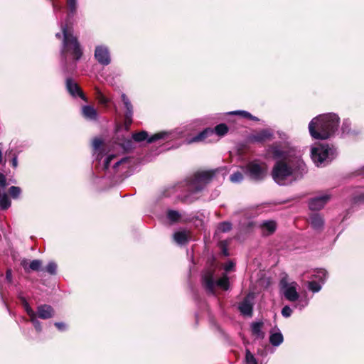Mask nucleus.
Wrapping results in <instances>:
<instances>
[{
  "instance_id": "1",
  "label": "nucleus",
  "mask_w": 364,
  "mask_h": 364,
  "mask_svg": "<svg viewBox=\"0 0 364 364\" xmlns=\"http://www.w3.org/2000/svg\"><path fill=\"white\" fill-rule=\"evenodd\" d=\"M269 151L277 159L272 176L279 186L290 184L306 173V164L301 156L294 150L284 149L279 144L275 143L269 146Z\"/></svg>"
},
{
  "instance_id": "2",
  "label": "nucleus",
  "mask_w": 364,
  "mask_h": 364,
  "mask_svg": "<svg viewBox=\"0 0 364 364\" xmlns=\"http://www.w3.org/2000/svg\"><path fill=\"white\" fill-rule=\"evenodd\" d=\"M222 168L198 171L193 176L187 178L183 182L174 186L172 189L176 191L184 192L177 196L184 203H192L198 198V194L200 193L214 178L221 173L223 178L224 173Z\"/></svg>"
},
{
  "instance_id": "3",
  "label": "nucleus",
  "mask_w": 364,
  "mask_h": 364,
  "mask_svg": "<svg viewBox=\"0 0 364 364\" xmlns=\"http://www.w3.org/2000/svg\"><path fill=\"white\" fill-rule=\"evenodd\" d=\"M63 44L60 49L61 63L65 73L73 72L77 62L82 55V48L73 29L67 25H61Z\"/></svg>"
},
{
  "instance_id": "4",
  "label": "nucleus",
  "mask_w": 364,
  "mask_h": 364,
  "mask_svg": "<svg viewBox=\"0 0 364 364\" xmlns=\"http://www.w3.org/2000/svg\"><path fill=\"white\" fill-rule=\"evenodd\" d=\"M340 117L335 113L319 114L309 124L310 135L316 139H326L338 131Z\"/></svg>"
},
{
  "instance_id": "5",
  "label": "nucleus",
  "mask_w": 364,
  "mask_h": 364,
  "mask_svg": "<svg viewBox=\"0 0 364 364\" xmlns=\"http://www.w3.org/2000/svg\"><path fill=\"white\" fill-rule=\"evenodd\" d=\"M337 155L333 146L324 144H316L311 148V158L317 166H326Z\"/></svg>"
},
{
  "instance_id": "6",
  "label": "nucleus",
  "mask_w": 364,
  "mask_h": 364,
  "mask_svg": "<svg viewBox=\"0 0 364 364\" xmlns=\"http://www.w3.org/2000/svg\"><path fill=\"white\" fill-rule=\"evenodd\" d=\"M281 289L284 296L288 301L295 302L294 308L301 311L308 306L309 300L306 296L299 297L296 289L298 284L295 282H288L285 279H282L280 282Z\"/></svg>"
},
{
  "instance_id": "7",
  "label": "nucleus",
  "mask_w": 364,
  "mask_h": 364,
  "mask_svg": "<svg viewBox=\"0 0 364 364\" xmlns=\"http://www.w3.org/2000/svg\"><path fill=\"white\" fill-rule=\"evenodd\" d=\"M183 132L180 128L169 132H161L151 136H149L147 132L141 131L139 132L133 133L132 139L136 142H141L146 140L150 144L159 139L173 140L181 138L183 136Z\"/></svg>"
},
{
  "instance_id": "8",
  "label": "nucleus",
  "mask_w": 364,
  "mask_h": 364,
  "mask_svg": "<svg viewBox=\"0 0 364 364\" xmlns=\"http://www.w3.org/2000/svg\"><path fill=\"white\" fill-rule=\"evenodd\" d=\"M202 281L206 290L212 294H215V287L216 286L224 290H228L229 288V279L225 274L215 281L213 272L207 271L203 274Z\"/></svg>"
},
{
  "instance_id": "9",
  "label": "nucleus",
  "mask_w": 364,
  "mask_h": 364,
  "mask_svg": "<svg viewBox=\"0 0 364 364\" xmlns=\"http://www.w3.org/2000/svg\"><path fill=\"white\" fill-rule=\"evenodd\" d=\"M228 128L226 124H220L217 125L215 129L207 128L204 129L203 132L188 140V144L205 141L209 136H214L215 134L218 136H223L228 132Z\"/></svg>"
},
{
  "instance_id": "10",
  "label": "nucleus",
  "mask_w": 364,
  "mask_h": 364,
  "mask_svg": "<svg viewBox=\"0 0 364 364\" xmlns=\"http://www.w3.org/2000/svg\"><path fill=\"white\" fill-rule=\"evenodd\" d=\"M267 166L264 163L253 161L245 166V173L255 181H261L266 176Z\"/></svg>"
},
{
  "instance_id": "11",
  "label": "nucleus",
  "mask_w": 364,
  "mask_h": 364,
  "mask_svg": "<svg viewBox=\"0 0 364 364\" xmlns=\"http://www.w3.org/2000/svg\"><path fill=\"white\" fill-rule=\"evenodd\" d=\"M3 154H2V144L0 143V164L2 162ZM6 178L5 176L0 173V209L6 210L8 209L11 206V201L8 197V196L5 193H1V191L4 190L6 186Z\"/></svg>"
},
{
  "instance_id": "12",
  "label": "nucleus",
  "mask_w": 364,
  "mask_h": 364,
  "mask_svg": "<svg viewBox=\"0 0 364 364\" xmlns=\"http://www.w3.org/2000/svg\"><path fill=\"white\" fill-rule=\"evenodd\" d=\"M94 57L98 63L103 66L109 65L112 61L109 49L105 45L95 47Z\"/></svg>"
},
{
  "instance_id": "13",
  "label": "nucleus",
  "mask_w": 364,
  "mask_h": 364,
  "mask_svg": "<svg viewBox=\"0 0 364 364\" xmlns=\"http://www.w3.org/2000/svg\"><path fill=\"white\" fill-rule=\"evenodd\" d=\"M121 99L123 102L124 107L125 109L124 124L127 129H128L133 122V105L129 99L128 98V97L124 93H122L121 95Z\"/></svg>"
},
{
  "instance_id": "14",
  "label": "nucleus",
  "mask_w": 364,
  "mask_h": 364,
  "mask_svg": "<svg viewBox=\"0 0 364 364\" xmlns=\"http://www.w3.org/2000/svg\"><path fill=\"white\" fill-rule=\"evenodd\" d=\"M331 198V196L328 193L316 196L309 201V207L311 210H319L325 206Z\"/></svg>"
},
{
  "instance_id": "15",
  "label": "nucleus",
  "mask_w": 364,
  "mask_h": 364,
  "mask_svg": "<svg viewBox=\"0 0 364 364\" xmlns=\"http://www.w3.org/2000/svg\"><path fill=\"white\" fill-rule=\"evenodd\" d=\"M65 86L68 92L73 97H80L85 102L87 101L79 85L72 79L68 77L65 81Z\"/></svg>"
},
{
  "instance_id": "16",
  "label": "nucleus",
  "mask_w": 364,
  "mask_h": 364,
  "mask_svg": "<svg viewBox=\"0 0 364 364\" xmlns=\"http://www.w3.org/2000/svg\"><path fill=\"white\" fill-rule=\"evenodd\" d=\"M253 296L248 294L239 304L238 309L241 314L244 316H252L253 310Z\"/></svg>"
},
{
  "instance_id": "17",
  "label": "nucleus",
  "mask_w": 364,
  "mask_h": 364,
  "mask_svg": "<svg viewBox=\"0 0 364 364\" xmlns=\"http://www.w3.org/2000/svg\"><path fill=\"white\" fill-rule=\"evenodd\" d=\"M273 133L271 130L264 129L250 136V140L252 142L262 143L272 139Z\"/></svg>"
},
{
  "instance_id": "18",
  "label": "nucleus",
  "mask_w": 364,
  "mask_h": 364,
  "mask_svg": "<svg viewBox=\"0 0 364 364\" xmlns=\"http://www.w3.org/2000/svg\"><path fill=\"white\" fill-rule=\"evenodd\" d=\"M54 309L48 304H42L37 308V317L41 319H48L54 316Z\"/></svg>"
},
{
  "instance_id": "19",
  "label": "nucleus",
  "mask_w": 364,
  "mask_h": 364,
  "mask_svg": "<svg viewBox=\"0 0 364 364\" xmlns=\"http://www.w3.org/2000/svg\"><path fill=\"white\" fill-rule=\"evenodd\" d=\"M82 117L90 121H97L98 113L97 109L91 105H84L81 109Z\"/></svg>"
},
{
  "instance_id": "20",
  "label": "nucleus",
  "mask_w": 364,
  "mask_h": 364,
  "mask_svg": "<svg viewBox=\"0 0 364 364\" xmlns=\"http://www.w3.org/2000/svg\"><path fill=\"white\" fill-rule=\"evenodd\" d=\"M309 222L312 228L316 231H321L324 225V220L318 213H312L309 217Z\"/></svg>"
},
{
  "instance_id": "21",
  "label": "nucleus",
  "mask_w": 364,
  "mask_h": 364,
  "mask_svg": "<svg viewBox=\"0 0 364 364\" xmlns=\"http://www.w3.org/2000/svg\"><path fill=\"white\" fill-rule=\"evenodd\" d=\"M262 234L268 236L273 234L277 229V224L274 220H266L262 222L260 225Z\"/></svg>"
},
{
  "instance_id": "22",
  "label": "nucleus",
  "mask_w": 364,
  "mask_h": 364,
  "mask_svg": "<svg viewBox=\"0 0 364 364\" xmlns=\"http://www.w3.org/2000/svg\"><path fill=\"white\" fill-rule=\"evenodd\" d=\"M102 141L99 138L95 139L92 141L93 156L96 161H100L102 158Z\"/></svg>"
},
{
  "instance_id": "23",
  "label": "nucleus",
  "mask_w": 364,
  "mask_h": 364,
  "mask_svg": "<svg viewBox=\"0 0 364 364\" xmlns=\"http://www.w3.org/2000/svg\"><path fill=\"white\" fill-rule=\"evenodd\" d=\"M95 96L98 102L105 107L111 102V99L98 87L95 88Z\"/></svg>"
},
{
  "instance_id": "24",
  "label": "nucleus",
  "mask_w": 364,
  "mask_h": 364,
  "mask_svg": "<svg viewBox=\"0 0 364 364\" xmlns=\"http://www.w3.org/2000/svg\"><path fill=\"white\" fill-rule=\"evenodd\" d=\"M189 237L188 232L186 230L178 231L173 234V240L178 245L186 244Z\"/></svg>"
},
{
  "instance_id": "25",
  "label": "nucleus",
  "mask_w": 364,
  "mask_h": 364,
  "mask_svg": "<svg viewBox=\"0 0 364 364\" xmlns=\"http://www.w3.org/2000/svg\"><path fill=\"white\" fill-rule=\"evenodd\" d=\"M263 323L262 321L255 322L251 324V331L252 334L258 338H263L264 337V333L262 331Z\"/></svg>"
},
{
  "instance_id": "26",
  "label": "nucleus",
  "mask_w": 364,
  "mask_h": 364,
  "mask_svg": "<svg viewBox=\"0 0 364 364\" xmlns=\"http://www.w3.org/2000/svg\"><path fill=\"white\" fill-rule=\"evenodd\" d=\"M283 336L280 331L271 333L269 336V342L274 346H278L283 342Z\"/></svg>"
},
{
  "instance_id": "27",
  "label": "nucleus",
  "mask_w": 364,
  "mask_h": 364,
  "mask_svg": "<svg viewBox=\"0 0 364 364\" xmlns=\"http://www.w3.org/2000/svg\"><path fill=\"white\" fill-rule=\"evenodd\" d=\"M327 277V272L323 269H318L314 272L312 275V278H315L318 280L319 282L323 284Z\"/></svg>"
},
{
  "instance_id": "28",
  "label": "nucleus",
  "mask_w": 364,
  "mask_h": 364,
  "mask_svg": "<svg viewBox=\"0 0 364 364\" xmlns=\"http://www.w3.org/2000/svg\"><path fill=\"white\" fill-rule=\"evenodd\" d=\"M166 217L171 223H176L181 218V214L178 211L174 210H168Z\"/></svg>"
},
{
  "instance_id": "29",
  "label": "nucleus",
  "mask_w": 364,
  "mask_h": 364,
  "mask_svg": "<svg viewBox=\"0 0 364 364\" xmlns=\"http://www.w3.org/2000/svg\"><path fill=\"white\" fill-rule=\"evenodd\" d=\"M321 287L319 282L311 281L308 282V289L314 293L318 292L321 289Z\"/></svg>"
},
{
  "instance_id": "30",
  "label": "nucleus",
  "mask_w": 364,
  "mask_h": 364,
  "mask_svg": "<svg viewBox=\"0 0 364 364\" xmlns=\"http://www.w3.org/2000/svg\"><path fill=\"white\" fill-rule=\"evenodd\" d=\"M245 363L246 364H258L254 355L247 348L245 350Z\"/></svg>"
},
{
  "instance_id": "31",
  "label": "nucleus",
  "mask_w": 364,
  "mask_h": 364,
  "mask_svg": "<svg viewBox=\"0 0 364 364\" xmlns=\"http://www.w3.org/2000/svg\"><path fill=\"white\" fill-rule=\"evenodd\" d=\"M351 123L348 119H344L342 124L341 130L344 134H350L353 132L350 129Z\"/></svg>"
},
{
  "instance_id": "32",
  "label": "nucleus",
  "mask_w": 364,
  "mask_h": 364,
  "mask_svg": "<svg viewBox=\"0 0 364 364\" xmlns=\"http://www.w3.org/2000/svg\"><path fill=\"white\" fill-rule=\"evenodd\" d=\"M9 193L11 198L16 199L21 195V189L18 186H11L9 189Z\"/></svg>"
},
{
  "instance_id": "33",
  "label": "nucleus",
  "mask_w": 364,
  "mask_h": 364,
  "mask_svg": "<svg viewBox=\"0 0 364 364\" xmlns=\"http://www.w3.org/2000/svg\"><path fill=\"white\" fill-rule=\"evenodd\" d=\"M230 180L232 183H240L243 180V175L240 171H236L230 175Z\"/></svg>"
},
{
  "instance_id": "34",
  "label": "nucleus",
  "mask_w": 364,
  "mask_h": 364,
  "mask_svg": "<svg viewBox=\"0 0 364 364\" xmlns=\"http://www.w3.org/2000/svg\"><path fill=\"white\" fill-rule=\"evenodd\" d=\"M30 320L38 332L42 331L41 323L38 320L36 314L30 317Z\"/></svg>"
},
{
  "instance_id": "35",
  "label": "nucleus",
  "mask_w": 364,
  "mask_h": 364,
  "mask_svg": "<svg viewBox=\"0 0 364 364\" xmlns=\"http://www.w3.org/2000/svg\"><path fill=\"white\" fill-rule=\"evenodd\" d=\"M231 228H232V225L229 222H223V223H220V225L218 226V230L223 232H227L230 231L231 230Z\"/></svg>"
},
{
  "instance_id": "36",
  "label": "nucleus",
  "mask_w": 364,
  "mask_h": 364,
  "mask_svg": "<svg viewBox=\"0 0 364 364\" xmlns=\"http://www.w3.org/2000/svg\"><path fill=\"white\" fill-rule=\"evenodd\" d=\"M42 266V262L39 259H34L29 264V268L34 271H38L41 269Z\"/></svg>"
},
{
  "instance_id": "37",
  "label": "nucleus",
  "mask_w": 364,
  "mask_h": 364,
  "mask_svg": "<svg viewBox=\"0 0 364 364\" xmlns=\"http://www.w3.org/2000/svg\"><path fill=\"white\" fill-rule=\"evenodd\" d=\"M46 271L50 274H55L57 271V264L54 262H50L46 267Z\"/></svg>"
},
{
  "instance_id": "38",
  "label": "nucleus",
  "mask_w": 364,
  "mask_h": 364,
  "mask_svg": "<svg viewBox=\"0 0 364 364\" xmlns=\"http://www.w3.org/2000/svg\"><path fill=\"white\" fill-rule=\"evenodd\" d=\"M115 158V156L114 155H109L108 156L104 161L103 162V164H102V169L105 170V171H107L109 169V164L111 163V161Z\"/></svg>"
},
{
  "instance_id": "39",
  "label": "nucleus",
  "mask_w": 364,
  "mask_h": 364,
  "mask_svg": "<svg viewBox=\"0 0 364 364\" xmlns=\"http://www.w3.org/2000/svg\"><path fill=\"white\" fill-rule=\"evenodd\" d=\"M229 114L233 115H240L244 118H248L249 117H250V113L244 110L232 111L230 112Z\"/></svg>"
},
{
  "instance_id": "40",
  "label": "nucleus",
  "mask_w": 364,
  "mask_h": 364,
  "mask_svg": "<svg viewBox=\"0 0 364 364\" xmlns=\"http://www.w3.org/2000/svg\"><path fill=\"white\" fill-rule=\"evenodd\" d=\"M292 314V310L289 306H285L282 309V315L285 317H289Z\"/></svg>"
},
{
  "instance_id": "41",
  "label": "nucleus",
  "mask_w": 364,
  "mask_h": 364,
  "mask_svg": "<svg viewBox=\"0 0 364 364\" xmlns=\"http://www.w3.org/2000/svg\"><path fill=\"white\" fill-rule=\"evenodd\" d=\"M23 306L29 317L36 314V312L32 309L28 303L24 304Z\"/></svg>"
},
{
  "instance_id": "42",
  "label": "nucleus",
  "mask_w": 364,
  "mask_h": 364,
  "mask_svg": "<svg viewBox=\"0 0 364 364\" xmlns=\"http://www.w3.org/2000/svg\"><path fill=\"white\" fill-rule=\"evenodd\" d=\"M68 6L71 13H74L76 9V0H68Z\"/></svg>"
},
{
  "instance_id": "43",
  "label": "nucleus",
  "mask_w": 364,
  "mask_h": 364,
  "mask_svg": "<svg viewBox=\"0 0 364 364\" xmlns=\"http://www.w3.org/2000/svg\"><path fill=\"white\" fill-rule=\"evenodd\" d=\"M55 326L57 327V328L60 331H63L67 329V326L65 323L63 322H55Z\"/></svg>"
},
{
  "instance_id": "44",
  "label": "nucleus",
  "mask_w": 364,
  "mask_h": 364,
  "mask_svg": "<svg viewBox=\"0 0 364 364\" xmlns=\"http://www.w3.org/2000/svg\"><path fill=\"white\" fill-rule=\"evenodd\" d=\"M127 160H128V159H127V158H126V157H124V158H122V159H121L120 160H119V161H116V162L114 164L113 166H112V168H113V169L114 170V171L117 170V167H118L120 164H123V163L126 162Z\"/></svg>"
},
{
  "instance_id": "45",
  "label": "nucleus",
  "mask_w": 364,
  "mask_h": 364,
  "mask_svg": "<svg viewBox=\"0 0 364 364\" xmlns=\"http://www.w3.org/2000/svg\"><path fill=\"white\" fill-rule=\"evenodd\" d=\"M234 266L235 264L232 262L230 261L225 264L224 269L225 270V272H230L233 269Z\"/></svg>"
},
{
  "instance_id": "46",
  "label": "nucleus",
  "mask_w": 364,
  "mask_h": 364,
  "mask_svg": "<svg viewBox=\"0 0 364 364\" xmlns=\"http://www.w3.org/2000/svg\"><path fill=\"white\" fill-rule=\"evenodd\" d=\"M11 165L14 168H17L18 166V157L16 154L14 155L11 159Z\"/></svg>"
},
{
  "instance_id": "47",
  "label": "nucleus",
  "mask_w": 364,
  "mask_h": 364,
  "mask_svg": "<svg viewBox=\"0 0 364 364\" xmlns=\"http://www.w3.org/2000/svg\"><path fill=\"white\" fill-rule=\"evenodd\" d=\"M6 279L9 282H11L12 281V272L11 269H8L6 272Z\"/></svg>"
},
{
  "instance_id": "48",
  "label": "nucleus",
  "mask_w": 364,
  "mask_h": 364,
  "mask_svg": "<svg viewBox=\"0 0 364 364\" xmlns=\"http://www.w3.org/2000/svg\"><path fill=\"white\" fill-rule=\"evenodd\" d=\"M19 299L21 300V303H22V305H23L24 304H26L28 303V301H26V298L22 296H19Z\"/></svg>"
},
{
  "instance_id": "49",
  "label": "nucleus",
  "mask_w": 364,
  "mask_h": 364,
  "mask_svg": "<svg viewBox=\"0 0 364 364\" xmlns=\"http://www.w3.org/2000/svg\"><path fill=\"white\" fill-rule=\"evenodd\" d=\"M247 119H250L251 120H254V121H258V118L255 117V116H252L251 114H250V117H249Z\"/></svg>"
},
{
  "instance_id": "50",
  "label": "nucleus",
  "mask_w": 364,
  "mask_h": 364,
  "mask_svg": "<svg viewBox=\"0 0 364 364\" xmlns=\"http://www.w3.org/2000/svg\"><path fill=\"white\" fill-rule=\"evenodd\" d=\"M26 264H27V261L26 259H23L22 262H21V265L23 267V268L26 269Z\"/></svg>"
},
{
  "instance_id": "51",
  "label": "nucleus",
  "mask_w": 364,
  "mask_h": 364,
  "mask_svg": "<svg viewBox=\"0 0 364 364\" xmlns=\"http://www.w3.org/2000/svg\"><path fill=\"white\" fill-rule=\"evenodd\" d=\"M223 254L225 255V256H228L229 254H228V250L226 248H223Z\"/></svg>"
},
{
  "instance_id": "52",
  "label": "nucleus",
  "mask_w": 364,
  "mask_h": 364,
  "mask_svg": "<svg viewBox=\"0 0 364 364\" xmlns=\"http://www.w3.org/2000/svg\"><path fill=\"white\" fill-rule=\"evenodd\" d=\"M55 37L58 38H61V34L60 33H57L55 34Z\"/></svg>"
},
{
  "instance_id": "53",
  "label": "nucleus",
  "mask_w": 364,
  "mask_h": 364,
  "mask_svg": "<svg viewBox=\"0 0 364 364\" xmlns=\"http://www.w3.org/2000/svg\"><path fill=\"white\" fill-rule=\"evenodd\" d=\"M53 9H54V11H56V9H57V6H56L54 3H53Z\"/></svg>"
}]
</instances>
